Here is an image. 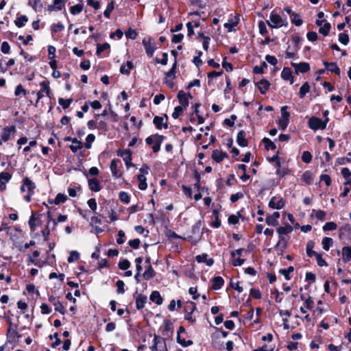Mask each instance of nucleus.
I'll use <instances>...</instances> for the list:
<instances>
[{
    "label": "nucleus",
    "instance_id": "obj_19",
    "mask_svg": "<svg viewBox=\"0 0 351 351\" xmlns=\"http://www.w3.org/2000/svg\"><path fill=\"white\" fill-rule=\"evenodd\" d=\"M256 86L261 94H265L270 86V83L267 80H261L256 83Z\"/></svg>",
    "mask_w": 351,
    "mask_h": 351
},
{
    "label": "nucleus",
    "instance_id": "obj_26",
    "mask_svg": "<svg viewBox=\"0 0 351 351\" xmlns=\"http://www.w3.org/2000/svg\"><path fill=\"white\" fill-rule=\"evenodd\" d=\"M351 259V247L346 246L342 248V260L348 263Z\"/></svg>",
    "mask_w": 351,
    "mask_h": 351
},
{
    "label": "nucleus",
    "instance_id": "obj_2",
    "mask_svg": "<svg viewBox=\"0 0 351 351\" xmlns=\"http://www.w3.org/2000/svg\"><path fill=\"white\" fill-rule=\"evenodd\" d=\"M36 188L35 184L28 178H25L23 180V184L21 186L22 192H26L27 194L24 196V199L27 202L31 201L32 196L34 194V189Z\"/></svg>",
    "mask_w": 351,
    "mask_h": 351
},
{
    "label": "nucleus",
    "instance_id": "obj_49",
    "mask_svg": "<svg viewBox=\"0 0 351 351\" xmlns=\"http://www.w3.org/2000/svg\"><path fill=\"white\" fill-rule=\"evenodd\" d=\"M80 258V254L76 251H71L69 256L67 258L69 263H73L77 261Z\"/></svg>",
    "mask_w": 351,
    "mask_h": 351
},
{
    "label": "nucleus",
    "instance_id": "obj_62",
    "mask_svg": "<svg viewBox=\"0 0 351 351\" xmlns=\"http://www.w3.org/2000/svg\"><path fill=\"white\" fill-rule=\"evenodd\" d=\"M119 199L122 202L125 204H128L130 202V196L129 195L124 191H121L119 193Z\"/></svg>",
    "mask_w": 351,
    "mask_h": 351
},
{
    "label": "nucleus",
    "instance_id": "obj_37",
    "mask_svg": "<svg viewBox=\"0 0 351 351\" xmlns=\"http://www.w3.org/2000/svg\"><path fill=\"white\" fill-rule=\"evenodd\" d=\"M263 142L265 145V149L267 150H274L276 148V145L268 138H264Z\"/></svg>",
    "mask_w": 351,
    "mask_h": 351
},
{
    "label": "nucleus",
    "instance_id": "obj_63",
    "mask_svg": "<svg viewBox=\"0 0 351 351\" xmlns=\"http://www.w3.org/2000/svg\"><path fill=\"white\" fill-rule=\"evenodd\" d=\"M117 293L119 294H123L124 292H125V289H124V287H125V283L123 280H119L117 283Z\"/></svg>",
    "mask_w": 351,
    "mask_h": 351
},
{
    "label": "nucleus",
    "instance_id": "obj_34",
    "mask_svg": "<svg viewBox=\"0 0 351 351\" xmlns=\"http://www.w3.org/2000/svg\"><path fill=\"white\" fill-rule=\"evenodd\" d=\"M332 244H333V240H332V239H331L330 237H324L322 239V247L326 251H328L330 247L332 245Z\"/></svg>",
    "mask_w": 351,
    "mask_h": 351
},
{
    "label": "nucleus",
    "instance_id": "obj_52",
    "mask_svg": "<svg viewBox=\"0 0 351 351\" xmlns=\"http://www.w3.org/2000/svg\"><path fill=\"white\" fill-rule=\"evenodd\" d=\"M53 306L56 311L60 313L62 315H64L66 313V309L60 301L56 302V304H54Z\"/></svg>",
    "mask_w": 351,
    "mask_h": 351
},
{
    "label": "nucleus",
    "instance_id": "obj_3",
    "mask_svg": "<svg viewBox=\"0 0 351 351\" xmlns=\"http://www.w3.org/2000/svg\"><path fill=\"white\" fill-rule=\"evenodd\" d=\"M164 139V136L156 134L146 138L145 142L147 145H153L152 150L154 153H156L160 149V145Z\"/></svg>",
    "mask_w": 351,
    "mask_h": 351
},
{
    "label": "nucleus",
    "instance_id": "obj_7",
    "mask_svg": "<svg viewBox=\"0 0 351 351\" xmlns=\"http://www.w3.org/2000/svg\"><path fill=\"white\" fill-rule=\"evenodd\" d=\"M142 43L145 47L147 55L149 57H152L157 48L154 40L150 37L145 38H143Z\"/></svg>",
    "mask_w": 351,
    "mask_h": 351
},
{
    "label": "nucleus",
    "instance_id": "obj_41",
    "mask_svg": "<svg viewBox=\"0 0 351 351\" xmlns=\"http://www.w3.org/2000/svg\"><path fill=\"white\" fill-rule=\"evenodd\" d=\"M313 242H308L306 245V254L308 256L312 257L316 256L318 253L315 251L313 250Z\"/></svg>",
    "mask_w": 351,
    "mask_h": 351
},
{
    "label": "nucleus",
    "instance_id": "obj_24",
    "mask_svg": "<svg viewBox=\"0 0 351 351\" xmlns=\"http://www.w3.org/2000/svg\"><path fill=\"white\" fill-rule=\"evenodd\" d=\"M68 140L72 143L69 147L73 152H76L77 150L82 148L83 145L82 142L78 141L77 138H69Z\"/></svg>",
    "mask_w": 351,
    "mask_h": 351
},
{
    "label": "nucleus",
    "instance_id": "obj_42",
    "mask_svg": "<svg viewBox=\"0 0 351 351\" xmlns=\"http://www.w3.org/2000/svg\"><path fill=\"white\" fill-rule=\"evenodd\" d=\"M83 9V5L82 4H77L75 5H73L70 8V12L73 15H76L80 14Z\"/></svg>",
    "mask_w": 351,
    "mask_h": 351
},
{
    "label": "nucleus",
    "instance_id": "obj_38",
    "mask_svg": "<svg viewBox=\"0 0 351 351\" xmlns=\"http://www.w3.org/2000/svg\"><path fill=\"white\" fill-rule=\"evenodd\" d=\"M40 256V252L37 250L34 251L32 254V255L29 254L28 255V263H32L35 265H38V262L36 261V258H38Z\"/></svg>",
    "mask_w": 351,
    "mask_h": 351
},
{
    "label": "nucleus",
    "instance_id": "obj_20",
    "mask_svg": "<svg viewBox=\"0 0 351 351\" xmlns=\"http://www.w3.org/2000/svg\"><path fill=\"white\" fill-rule=\"evenodd\" d=\"M147 298L146 295L143 294H138L136 298V307L138 310L144 308L145 303L147 302Z\"/></svg>",
    "mask_w": 351,
    "mask_h": 351
},
{
    "label": "nucleus",
    "instance_id": "obj_15",
    "mask_svg": "<svg viewBox=\"0 0 351 351\" xmlns=\"http://www.w3.org/2000/svg\"><path fill=\"white\" fill-rule=\"evenodd\" d=\"M269 206L274 209H281L285 206V201L282 198L273 197L269 202Z\"/></svg>",
    "mask_w": 351,
    "mask_h": 351
},
{
    "label": "nucleus",
    "instance_id": "obj_32",
    "mask_svg": "<svg viewBox=\"0 0 351 351\" xmlns=\"http://www.w3.org/2000/svg\"><path fill=\"white\" fill-rule=\"evenodd\" d=\"M133 68V63L131 61H128L126 64H123L120 68V72L122 74L129 75L131 69Z\"/></svg>",
    "mask_w": 351,
    "mask_h": 351
},
{
    "label": "nucleus",
    "instance_id": "obj_22",
    "mask_svg": "<svg viewBox=\"0 0 351 351\" xmlns=\"http://www.w3.org/2000/svg\"><path fill=\"white\" fill-rule=\"evenodd\" d=\"M64 6V3L63 0H53V3L48 6V10L51 12L59 11L61 10Z\"/></svg>",
    "mask_w": 351,
    "mask_h": 351
},
{
    "label": "nucleus",
    "instance_id": "obj_48",
    "mask_svg": "<svg viewBox=\"0 0 351 351\" xmlns=\"http://www.w3.org/2000/svg\"><path fill=\"white\" fill-rule=\"evenodd\" d=\"M330 29V25L328 23H325L324 25L321 26L319 32L324 36H327Z\"/></svg>",
    "mask_w": 351,
    "mask_h": 351
},
{
    "label": "nucleus",
    "instance_id": "obj_13",
    "mask_svg": "<svg viewBox=\"0 0 351 351\" xmlns=\"http://www.w3.org/2000/svg\"><path fill=\"white\" fill-rule=\"evenodd\" d=\"M192 98L191 94H186L183 90H180L178 94V99L183 108L189 106V99Z\"/></svg>",
    "mask_w": 351,
    "mask_h": 351
},
{
    "label": "nucleus",
    "instance_id": "obj_27",
    "mask_svg": "<svg viewBox=\"0 0 351 351\" xmlns=\"http://www.w3.org/2000/svg\"><path fill=\"white\" fill-rule=\"evenodd\" d=\"M119 162V160L113 159L110 163L111 172L115 177H120L121 176L118 169V163Z\"/></svg>",
    "mask_w": 351,
    "mask_h": 351
},
{
    "label": "nucleus",
    "instance_id": "obj_40",
    "mask_svg": "<svg viewBox=\"0 0 351 351\" xmlns=\"http://www.w3.org/2000/svg\"><path fill=\"white\" fill-rule=\"evenodd\" d=\"M110 47V44H108V43H105L104 44H98L97 45V55L99 56L101 52H103L105 50L109 49Z\"/></svg>",
    "mask_w": 351,
    "mask_h": 351
},
{
    "label": "nucleus",
    "instance_id": "obj_58",
    "mask_svg": "<svg viewBox=\"0 0 351 351\" xmlns=\"http://www.w3.org/2000/svg\"><path fill=\"white\" fill-rule=\"evenodd\" d=\"M315 256L317 265L319 267L328 266V264L324 258H323L322 254H317Z\"/></svg>",
    "mask_w": 351,
    "mask_h": 351
},
{
    "label": "nucleus",
    "instance_id": "obj_12",
    "mask_svg": "<svg viewBox=\"0 0 351 351\" xmlns=\"http://www.w3.org/2000/svg\"><path fill=\"white\" fill-rule=\"evenodd\" d=\"M239 22V15H235L228 19L227 23H225L223 26L228 29V32L233 30V28L236 27Z\"/></svg>",
    "mask_w": 351,
    "mask_h": 351
},
{
    "label": "nucleus",
    "instance_id": "obj_33",
    "mask_svg": "<svg viewBox=\"0 0 351 351\" xmlns=\"http://www.w3.org/2000/svg\"><path fill=\"white\" fill-rule=\"evenodd\" d=\"M302 180L307 184H311L313 181L312 173L309 171H304L302 176Z\"/></svg>",
    "mask_w": 351,
    "mask_h": 351
},
{
    "label": "nucleus",
    "instance_id": "obj_44",
    "mask_svg": "<svg viewBox=\"0 0 351 351\" xmlns=\"http://www.w3.org/2000/svg\"><path fill=\"white\" fill-rule=\"evenodd\" d=\"M155 274L154 270L152 267L151 265L148 267V268L143 273V277L146 280H149L154 277Z\"/></svg>",
    "mask_w": 351,
    "mask_h": 351
},
{
    "label": "nucleus",
    "instance_id": "obj_61",
    "mask_svg": "<svg viewBox=\"0 0 351 351\" xmlns=\"http://www.w3.org/2000/svg\"><path fill=\"white\" fill-rule=\"evenodd\" d=\"M21 94L25 96L27 94V91L25 89L23 88L21 84H19L15 88L14 95L16 96H19Z\"/></svg>",
    "mask_w": 351,
    "mask_h": 351
},
{
    "label": "nucleus",
    "instance_id": "obj_36",
    "mask_svg": "<svg viewBox=\"0 0 351 351\" xmlns=\"http://www.w3.org/2000/svg\"><path fill=\"white\" fill-rule=\"evenodd\" d=\"M28 18L25 15L21 16L14 21L15 25L18 27H22L27 22Z\"/></svg>",
    "mask_w": 351,
    "mask_h": 351
},
{
    "label": "nucleus",
    "instance_id": "obj_57",
    "mask_svg": "<svg viewBox=\"0 0 351 351\" xmlns=\"http://www.w3.org/2000/svg\"><path fill=\"white\" fill-rule=\"evenodd\" d=\"M238 215H231L229 216L228 219V221L230 224L236 225L239 223V213H237Z\"/></svg>",
    "mask_w": 351,
    "mask_h": 351
},
{
    "label": "nucleus",
    "instance_id": "obj_1",
    "mask_svg": "<svg viewBox=\"0 0 351 351\" xmlns=\"http://www.w3.org/2000/svg\"><path fill=\"white\" fill-rule=\"evenodd\" d=\"M266 23L271 28H279L282 26L287 27L288 25L287 19H284L274 11L270 13L269 20L266 21Z\"/></svg>",
    "mask_w": 351,
    "mask_h": 351
},
{
    "label": "nucleus",
    "instance_id": "obj_28",
    "mask_svg": "<svg viewBox=\"0 0 351 351\" xmlns=\"http://www.w3.org/2000/svg\"><path fill=\"white\" fill-rule=\"evenodd\" d=\"M224 284L223 279L220 276H217L213 278L212 289L214 290H219Z\"/></svg>",
    "mask_w": 351,
    "mask_h": 351
},
{
    "label": "nucleus",
    "instance_id": "obj_6",
    "mask_svg": "<svg viewBox=\"0 0 351 351\" xmlns=\"http://www.w3.org/2000/svg\"><path fill=\"white\" fill-rule=\"evenodd\" d=\"M287 106L281 107V119L278 120V128L281 130H285L288 126L289 122L290 114L287 112Z\"/></svg>",
    "mask_w": 351,
    "mask_h": 351
},
{
    "label": "nucleus",
    "instance_id": "obj_4",
    "mask_svg": "<svg viewBox=\"0 0 351 351\" xmlns=\"http://www.w3.org/2000/svg\"><path fill=\"white\" fill-rule=\"evenodd\" d=\"M328 119H326L325 121L316 117H312L308 120V127L313 130H324L326 128Z\"/></svg>",
    "mask_w": 351,
    "mask_h": 351
},
{
    "label": "nucleus",
    "instance_id": "obj_45",
    "mask_svg": "<svg viewBox=\"0 0 351 351\" xmlns=\"http://www.w3.org/2000/svg\"><path fill=\"white\" fill-rule=\"evenodd\" d=\"M95 140V136L93 134H89L86 138L85 147L86 149H90L92 147V143Z\"/></svg>",
    "mask_w": 351,
    "mask_h": 351
},
{
    "label": "nucleus",
    "instance_id": "obj_64",
    "mask_svg": "<svg viewBox=\"0 0 351 351\" xmlns=\"http://www.w3.org/2000/svg\"><path fill=\"white\" fill-rule=\"evenodd\" d=\"M10 46L8 44V43L6 41L3 42L1 43V52L4 54H8L10 53Z\"/></svg>",
    "mask_w": 351,
    "mask_h": 351
},
{
    "label": "nucleus",
    "instance_id": "obj_50",
    "mask_svg": "<svg viewBox=\"0 0 351 351\" xmlns=\"http://www.w3.org/2000/svg\"><path fill=\"white\" fill-rule=\"evenodd\" d=\"M66 199H67L66 195H65L64 194H62V193H58L56 195L53 202L55 204H59L65 202Z\"/></svg>",
    "mask_w": 351,
    "mask_h": 351
},
{
    "label": "nucleus",
    "instance_id": "obj_21",
    "mask_svg": "<svg viewBox=\"0 0 351 351\" xmlns=\"http://www.w3.org/2000/svg\"><path fill=\"white\" fill-rule=\"evenodd\" d=\"M226 157H228V155L226 152L219 151L217 149H215L213 152L212 158L217 162H221Z\"/></svg>",
    "mask_w": 351,
    "mask_h": 351
},
{
    "label": "nucleus",
    "instance_id": "obj_25",
    "mask_svg": "<svg viewBox=\"0 0 351 351\" xmlns=\"http://www.w3.org/2000/svg\"><path fill=\"white\" fill-rule=\"evenodd\" d=\"M324 65L325 66V68L332 72L336 73L337 75H340V69L337 66V64L335 62H324Z\"/></svg>",
    "mask_w": 351,
    "mask_h": 351
},
{
    "label": "nucleus",
    "instance_id": "obj_60",
    "mask_svg": "<svg viewBox=\"0 0 351 351\" xmlns=\"http://www.w3.org/2000/svg\"><path fill=\"white\" fill-rule=\"evenodd\" d=\"M130 267V263L128 260L124 259L119 263V267L121 270H126Z\"/></svg>",
    "mask_w": 351,
    "mask_h": 351
},
{
    "label": "nucleus",
    "instance_id": "obj_16",
    "mask_svg": "<svg viewBox=\"0 0 351 351\" xmlns=\"http://www.w3.org/2000/svg\"><path fill=\"white\" fill-rule=\"evenodd\" d=\"M280 217L278 212H274L272 215L266 217V223L271 226H276L278 225V219Z\"/></svg>",
    "mask_w": 351,
    "mask_h": 351
},
{
    "label": "nucleus",
    "instance_id": "obj_29",
    "mask_svg": "<svg viewBox=\"0 0 351 351\" xmlns=\"http://www.w3.org/2000/svg\"><path fill=\"white\" fill-rule=\"evenodd\" d=\"M88 186L93 191L97 192L101 189L99 181L96 178L88 180Z\"/></svg>",
    "mask_w": 351,
    "mask_h": 351
},
{
    "label": "nucleus",
    "instance_id": "obj_17",
    "mask_svg": "<svg viewBox=\"0 0 351 351\" xmlns=\"http://www.w3.org/2000/svg\"><path fill=\"white\" fill-rule=\"evenodd\" d=\"M11 179V175L8 172H1L0 173V190L3 191L5 189V184Z\"/></svg>",
    "mask_w": 351,
    "mask_h": 351
},
{
    "label": "nucleus",
    "instance_id": "obj_47",
    "mask_svg": "<svg viewBox=\"0 0 351 351\" xmlns=\"http://www.w3.org/2000/svg\"><path fill=\"white\" fill-rule=\"evenodd\" d=\"M291 23L295 25L296 26H300L303 23L302 20L300 19V16L297 13L292 14V16L291 17Z\"/></svg>",
    "mask_w": 351,
    "mask_h": 351
},
{
    "label": "nucleus",
    "instance_id": "obj_9",
    "mask_svg": "<svg viewBox=\"0 0 351 351\" xmlns=\"http://www.w3.org/2000/svg\"><path fill=\"white\" fill-rule=\"evenodd\" d=\"M167 120L168 117L166 114L162 117L156 116L154 118L153 123L158 130H161L162 128L167 129L168 128Z\"/></svg>",
    "mask_w": 351,
    "mask_h": 351
},
{
    "label": "nucleus",
    "instance_id": "obj_46",
    "mask_svg": "<svg viewBox=\"0 0 351 351\" xmlns=\"http://www.w3.org/2000/svg\"><path fill=\"white\" fill-rule=\"evenodd\" d=\"M337 228V225L333 222L330 221L327 222L324 226H323V230L324 231H332L336 230Z\"/></svg>",
    "mask_w": 351,
    "mask_h": 351
},
{
    "label": "nucleus",
    "instance_id": "obj_30",
    "mask_svg": "<svg viewBox=\"0 0 351 351\" xmlns=\"http://www.w3.org/2000/svg\"><path fill=\"white\" fill-rule=\"evenodd\" d=\"M149 298L153 302H155L158 305L162 304L163 301L160 293L157 291H153L151 293Z\"/></svg>",
    "mask_w": 351,
    "mask_h": 351
},
{
    "label": "nucleus",
    "instance_id": "obj_10",
    "mask_svg": "<svg viewBox=\"0 0 351 351\" xmlns=\"http://www.w3.org/2000/svg\"><path fill=\"white\" fill-rule=\"evenodd\" d=\"M291 66L295 69V73L298 74L299 73H306L310 69L309 64L307 62H300V63H295L291 62Z\"/></svg>",
    "mask_w": 351,
    "mask_h": 351
},
{
    "label": "nucleus",
    "instance_id": "obj_53",
    "mask_svg": "<svg viewBox=\"0 0 351 351\" xmlns=\"http://www.w3.org/2000/svg\"><path fill=\"white\" fill-rule=\"evenodd\" d=\"M114 2L111 1L107 5L106 9L104 12V15L106 18H110L112 11L114 10Z\"/></svg>",
    "mask_w": 351,
    "mask_h": 351
},
{
    "label": "nucleus",
    "instance_id": "obj_54",
    "mask_svg": "<svg viewBox=\"0 0 351 351\" xmlns=\"http://www.w3.org/2000/svg\"><path fill=\"white\" fill-rule=\"evenodd\" d=\"M314 215H315V217L319 219V220H324L325 219V217H326V213L325 211L324 210H313Z\"/></svg>",
    "mask_w": 351,
    "mask_h": 351
},
{
    "label": "nucleus",
    "instance_id": "obj_39",
    "mask_svg": "<svg viewBox=\"0 0 351 351\" xmlns=\"http://www.w3.org/2000/svg\"><path fill=\"white\" fill-rule=\"evenodd\" d=\"M196 310V304L193 302H187L184 306L185 313H193Z\"/></svg>",
    "mask_w": 351,
    "mask_h": 351
},
{
    "label": "nucleus",
    "instance_id": "obj_35",
    "mask_svg": "<svg viewBox=\"0 0 351 351\" xmlns=\"http://www.w3.org/2000/svg\"><path fill=\"white\" fill-rule=\"evenodd\" d=\"M310 90V86L308 82H305L300 88L299 97L304 98L307 93Z\"/></svg>",
    "mask_w": 351,
    "mask_h": 351
},
{
    "label": "nucleus",
    "instance_id": "obj_8",
    "mask_svg": "<svg viewBox=\"0 0 351 351\" xmlns=\"http://www.w3.org/2000/svg\"><path fill=\"white\" fill-rule=\"evenodd\" d=\"M152 351H168L165 339L156 336L153 339Z\"/></svg>",
    "mask_w": 351,
    "mask_h": 351
},
{
    "label": "nucleus",
    "instance_id": "obj_51",
    "mask_svg": "<svg viewBox=\"0 0 351 351\" xmlns=\"http://www.w3.org/2000/svg\"><path fill=\"white\" fill-rule=\"evenodd\" d=\"M177 342L183 347H187L193 344V341L191 340L186 341L184 339H182L181 336L179 335H177Z\"/></svg>",
    "mask_w": 351,
    "mask_h": 351
},
{
    "label": "nucleus",
    "instance_id": "obj_43",
    "mask_svg": "<svg viewBox=\"0 0 351 351\" xmlns=\"http://www.w3.org/2000/svg\"><path fill=\"white\" fill-rule=\"evenodd\" d=\"M72 102H73V99H64L63 98H59L58 99V104L64 109L68 108Z\"/></svg>",
    "mask_w": 351,
    "mask_h": 351
},
{
    "label": "nucleus",
    "instance_id": "obj_5",
    "mask_svg": "<svg viewBox=\"0 0 351 351\" xmlns=\"http://www.w3.org/2000/svg\"><path fill=\"white\" fill-rule=\"evenodd\" d=\"M149 170V167L147 165H144L142 167L140 168L139 171L140 174L138 176V189L140 190H145L147 187V184L146 182L147 178L146 175L148 174Z\"/></svg>",
    "mask_w": 351,
    "mask_h": 351
},
{
    "label": "nucleus",
    "instance_id": "obj_31",
    "mask_svg": "<svg viewBox=\"0 0 351 351\" xmlns=\"http://www.w3.org/2000/svg\"><path fill=\"white\" fill-rule=\"evenodd\" d=\"M281 77L285 80H290L291 84L293 83V79L292 77V73L289 68H284L281 72Z\"/></svg>",
    "mask_w": 351,
    "mask_h": 351
},
{
    "label": "nucleus",
    "instance_id": "obj_55",
    "mask_svg": "<svg viewBox=\"0 0 351 351\" xmlns=\"http://www.w3.org/2000/svg\"><path fill=\"white\" fill-rule=\"evenodd\" d=\"M184 108L182 106H178L174 108V111L172 113V117L173 119H178L180 115L183 112Z\"/></svg>",
    "mask_w": 351,
    "mask_h": 351
},
{
    "label": "nucleus",
    "instance_id": "obj_11",
    "mask_svg": "<svg viewBox=\"0 0 351 351\" xmlns=\"http://www.w3.org/2000/svg\"><path fill=\"white\" fill-rule=\"evenodd\" d=\"M16 132V128L14 126H9L5 127L3 129L1 138H2L3 142H7L12 134H14Z\"/></svg>",
    "mask_w": 351,
    "mask_h": 351
},
{
    "label": "nucleus",
    "instance_id": "obj_23",
    "mask_svg": "<svg viewBox=\"0 0 351 351\" xmlns=\"http://www.w3.org/2000/svg\"><path fill=\"white\" fill-rule=\"evenodd\" d=\"M237 142L241 147H246L247 145V141L245 138V132L241 130L237 134Z\"/></svg>",
    "mask_w": 351,
    "mask_h": 351
},
{
    "label": "nucleus",
    "instance_id": "obj_14",
    "mask_svg": "<svg viewBox=\"0 0 351 351\" xmlns=\"http://www.w3.org/2000/svg\"><path fill=\"white\" fill-rule=\"evenodd\" d=\"M40 85L42 86V90H39L37 93L38 99L37 101H38L40 99H41L44 95L43 93H45L47 96L49 97L50 94V88L49 86V82L47 81H43L40 82Z\"/></svg>",
    "mask_w": 351,
    "mask_h": 351
},
{
    "label": "nucleus",
    "instance_id": "obj_59",
    "mask_svg": "<svg viewBox=\"0 0 351 351\" xmlns=\"http://www.w3.org/2000/svg\"><path fill=\"white\" fill-rule=\"evenodd\" d=\"M258 27L259 30V33L261 35H264L267 33V29L265 25V23L263 21H260L258 24Z\"/></svg>",
    "mask_w": 351,
    "mask_h": 351
},
{
    "label": "nucleus",
    "instance_id": "obj_56",
    "mask_svg": "<svg viewBox=\"0 0 351 351\" xmlns=\"http://www.w3.org/2000/svg\"><path fill=\"white\" fill-rule=\"evenodd\" d=\"M311 160V154L308 151H304L302 154V160L305 163H310Z\"/></svg>",
    "mask_w": 351,
    "mask_h": 351
},
{
    "label": "nucleus",
    "instance_id": "obj_18",
    "mask_svg": "<svg viewBox=\"0 0 351 351\" xmlns=\"http://www.w3.org/2000/svg\"><path fill=\"white\" fill-rule=\"evenodd\" d=\"M293 230V228L291 225H287L285 226H281L278 228L277 232L280 235H285L290 233ZM284 240L282 237H280V239L278 243V245H280V242Z\"/></svg>",
    "mask_w": 351,
    "mask_h": 351
}]
</instances>
